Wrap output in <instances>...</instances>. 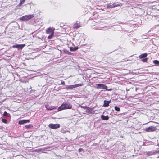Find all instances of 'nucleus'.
Segmentation results:
<instances>
[{
    "label": "nucleus",
    "instance_id": "1",
    "mask_svg": "<svg viewBox=\"0 0 159 159\" xmlns=\"http://www.w3.org/2000/svg\"><path fill=\"white\" fill-rule=\"evenodd\" d=\"M71 107L72 106L69 103H63L61 106L58 107V110L59 111H61L64 109H70Z\"/></svg>",
    "mask_w": 159,
    "mask_h": 159
},
{
    "label": "nucleus",
    "instance_id": "2",
    "mask_svg": "<svg viewBox=\"0 0 159 159\" xmlns=\"http://www.w3.org/2000/svg\"><path fill=\"white\" fill-rule=\"evenodd\" d=\"M54 30L55 29L51 27L48 28L46 29V33L47 34H50L47 38L48 39H51L53 36Z\"/></svg>",
    "mask_w": 159,
    "mask_h": 159
},
{
    "label": "nucleus",
    "instance_id": "3",
    "mask_svg": "<svg viewBox=\"0 0 159 159\" xmlns=\"http://www.w3.org/2000/svg\"><path fill=\"white\" fill-rule=\"evenodd\" d=\"M34 17V15H29L22 16L20 18V20L27 21L29 20Z\"/></svg>",
    "mask_w": 159,
    "mask_h": 159
},
{
    "label": "nucleus",
    "instance_id": "4",
    "mask_svg": "<svg viewBox=\"0 0 159 159\" xmlns=\"http://www.w3.org/2000/svg\"><path fill=\"white\" fill-rule=\"evenodd\" d=\"M48 127L52 129H54L59 128L60 127V125L58 124H53L50 123Z\"/></svg>",
    "mask_w": 159,
    "mask_h": 159
},
{
    "label": "nucleus",
    "instance_id": "5",
    "mask_svg": "<svg viewBox=\"0 0 159 159\" xmlns=\"http://www.w3.org/2000/svg\"><path fill=\"white\" fill-rule=\"evenodd\" d=\"M97 86V88L98 89H103L107 90V87L102 84H96Z\"/></svg>",
    "mask_w": 159,
    "mask_h": 159
},
{
    "label": "nucleus",
    "instance_id": "6",
    "mask_svg": "<svg viewBox=\"0 0 159 159\" xmlns=\"http://www.w3.org/2000/svg\"><path fill=\"white\" fill-rule=\"evenodd\" d=\"M156 129V128L155 127L151 126L148 128H146L145 130L147 132H151L154 131Z\"/></svg>",
    "mask_w": 159,
    "mask_h": 159
},
{
    "label": "nucleus",
    "instance_id": "7",
    "mask_svg": "<svg viewBox=\"0 0 159 159\" xmlns=\"http://www.w3.org/2000/svg\"><path fill=\"white\" fill-rule=\"evenodd\" d=\"M119 5L116 3H111L107 5V7L108 8H114L118 6H119Z\"/></svg>",
    "mask_w": 159,
    "mask_h": 159
},
{
    "label": "nucleus",
    "instance_id": "8",
    "mask_svg": "<svg viewBox=\"0 0 159 159\" xmlns=\"http://www.w3.org/2000/svg\"><path fill=\"white\" fill-rule=\"evenodd\" d=\"M25 45V44H17L13 45V47L18 48V49H22Z\"/></svg>",
    "mask_w": 159,
    "mask_h": 159
},
{
    "label": "nucleus",
    "instance_id": "9",
    "mask_svg": "<svg viewBox=\"0 0 159 159\" xmlns=\"http://www.w3.org/2000/svg\"><path fill=\"white\" fill-rule=\"evenodd\" d=\"M30 120H19L18 122V124L20 125H22L24 123L29 122Z\"/></svg>",
    "mask_w": 159,
    "mask_h": 159
},
{
    "label": "nucleus",
    "instance_id": "10",
    "mask_svg": "<svg viewBox=\"0 0 159 159\" xmlns=\"http://www.w3.org/2000/svg\"><path fill=\"white\" fill-rule=\"evenodd\" d=\"M110 102V101L104 100V101L103 106L105 107H108L109 106V104Z\"/></svg>",
    "mask_w": 159,
    "mask_h": 159
},
{
    "label": "nucleus",
    "instance_id": "11",
    "mask_svg": "<svg viewBox=\"0 0 159 159\" xmlns=\"http://www.w3.org/2000/svg\"><path fill=\"white\" fill-rule=\"evenodd\" d=\"M93 108V107L90 108L88 107L86 109V112L87 113V114H89L92 113Z\"/></svg>",
    "mask_w": 159,
    "mask_h": 159
},
{
    "label": "nucleus",
    "instance_id": "12",
    "mask_svg": "<svg viewBox=\"0 0 159 159\" xmlns=\"http://www.w3.org/2000/svg\"><path fill=\"white\" fill-rule=\"evenodd\" d=\"M46 107L47 110H52L56 108V107H50L49 106H46Z\"/></svg>",
    "mask_w": 159,
    "mask_h": 159
},
{
    "label": "nucleus",
    "instance_id": "13",
    "mask_svg": "<svg viewBox=\"0 0 159 159\" xmlns=\"http://www.w3.org/2000/svg\"><path fill=\"white\" fill-rule=\"evenodd\" d=\"M157 153V151L153 150L151 151L148 152L147 154L148 156H151L152 155H154Z\"/></svg>",
    "mask_w": 159,
    "mask_h": 159
},
{
    "label": "nucleus",
    "instance_id": "14",
    "mask_svg": "<svg viewBox=\"0 0 159 159\" xmlns=\"http://www.w3.org/2000/svg\"><path fill=\"white\" fill-rule=\"evenodd\" d=\"M101 118L103 120H108L109 119V117L108 116H105L104 115H102L101 116Z\"/></svg>",
    "mask_w": 159,
    "mask_h": 159
},
{
    "label": "nucleus",
    "instance_id": "15",
    "mask_svg": "<svg viewBox=\"0 0 159 159\" xmlns=\"http://www.w3.org/2000/svg\"><path fill=\"white\" fill-rule=\"evenodd\" d=\"M70 51H75L77 50L78 49V46L75 47H70Z\"/></svg>",
    "mask_w": 159,
    "mask_h": 159
},
{
    "label": "nucleus",
    "instance_id": "16",
    "mask_svg": "<svg viewBox=\"0 0 159 159\" xmlns=\"http://www.w3.org/2000/svg\"><path fill=\"white\" fill-rule=\"evenodd\" d=\"M147 56V54L146 53H144L142 54L139 56V58L140 59H142L144 58H145Z\"/></svg>",
    "mask_w": 159,
    "mask_h": 159
},
{
    "label": "nucleus",
    "instance_id": "17",
    "mask_svg": "<svg viewBox=\"0 0 159 159\" xmlns=\"http://www.w3.org/2000/svg\"><path fill=\"white\" fill-rule=\"evenodd\" d=\"M66 88L68 89L71 90L75 88L74 85H67L66 87Z\"/></svg>",
    "mask_w": 159,
    "mask_h": 159
},
{
    "label": "nucleus",
    "instance_id": "18",
    "mask_svg": "<svg viewBox=\"0 0 159 159\" xmlns=\"http://www.w3.org/2000/svg\"><path fill=\"white\" fill-rule=\"evenodd\" d=\"M153 63L156 66H159V61L157 60H154L153 61Z\"/></svg>",
    "mask_w": 159,
    "mask_h": 159
},
{
    "label": "nucleus",
    "instance_id": "19",
    "mask_svg": "<svg viewBox=\"0 0 159 159\" xmlns=\"http://www.w3.org/2000/svg\"><path fill=\"white\" fill-rule=\"evenodd\" d=\"M80 26L79 25L78 23H75L73 25V28H74L77 29L79 28Z\"/></svg>",
    "mask_w": 159,
    "mask_h": 159
},
{
    "label": "nucleus",
    "instance_id": "20",
    "mask_svg": "<svg viewBox=\"0 0 159 159\" xmlns=\"http://www.w3.org/2000/svg\"><path fill=\"white\" fill-rule=\"evenodd\" d=\"M115 110L117 111H120V109L119 107H117V106H115Z\"/></svg>",
    "mask_w": 159,
    "mask_h": 159
},
{
    "label": "nucleus",
    "instance_id": "21",
    "mask_svg": "<svg viewBox=\"0 0 159 159\" xmlns=\"http://www.w3.org/2000/svg\"><path fill=\"white\" fill-rule=\"evenodd\" d=\"M32 126L31 125H27L25 126V127L26 128L29 129L31 128Z\"/></svg>",
    "mask_w": 159,
    "mask_h": 159
},
{
    "label": "nucleus",
    "instance_id": "22",
    "mask_svg": "<svg viewBox=\"0 0 159 159\" xmlns=\"http://www.w3.org/2000/svg\"><path fill=\"white\" fill-rule=\"evenodd\" d=\"M10 114H8L6 111H5L3 113V116H9Z\"/></svg>",
    "mask_w": 159,
    "mask_h": 159
},
{
    "label": "nucleus",
    "instance_id": "23",
    "mask_svg": "<svg viewBox=\"0 0 159 159\" xmlns=\"http://www.w3.org/2000/svg\"><path fill=\"white\" fill-rule=\"evenodd\" d=\"M25 0H22L20 1V2L19 3V5H21L22 4L24 3Z\"/></svg>",
    "mask_w": 159,
    "mask_h": 159
},
{
    "label": "nucleus",
    "instance_id": "24",
    "mask_svg": "<svg viewBox=\"0 0 159 159\" xmlns=\"http://www.w3.org/2000/svg\"><path fill=\"white\" fill-rule=\"evenodd\" d=\"M2 122L3 123H6L7 122V120L5 119H2Z\"/></svg>",
    "mask_w": 159,
    "mask_h": 159
},
{
    "label": "nucleus",
    "instance_id": "25",
    "mask_svg": "<svg viewBox=\"0 0 159 159\" xmlns=\"http://www.w3.org/2000/svg\"><path fill=\"white\" fill-rule=\"evenodd\" d=\"M148 58H145L142 60V61L143 62H146L147 61Z\"/></svg>",
    "mask_w": 159,
    "mask_h": 159
},
{
    "label": "nucleus",
    "instance_id": "26",
    "mask_svg": "<svg viewBox=\"0 0 159 159\" xmlns=\"http://www.w3.org/2000/svg\"><path fill=\"white\" fill-rule=\"evenodd\" d=\"M74 85V88H75L81 86V85L80 84H77Z\"/></svg>",
    "mask_w": 159,
    "mask_h": 159
},
{
    "label": "nucleus",
    "instance_id": "27",
    "mask_svg": "<svg viewBox=\"0 0 159 159\" xmlns=\"http://www.w3.org/2000/svg\"><path fill=\"white\" fill-rule=\"evenodd\" d=\"M80 107L82 108H83L84 109H87L88 107L87 106H81Z\"/></svg>",
    "mask_w": 159,
    "mask_h": 159
},
{
    "label": "nucleus",
    "instance_id": "28",
    "mask_svg": "<svg viewBox=\"0 0 159 159\" xmlns=\"http://www.w3.org/2000/svg\"><path fill=\"white\" fill-rule=\"evenodd\" d=\"M83 150V149L82 148H79L78 150V151H79V152H81L82 150Z\"/></svg>",
    "mask_w": 159,
    "mask_h": 159
},
{
    "label": "nucleus",
    "instance_id": "29",
    "mask_svg": "<svg viewBox=\"0 0 159 159\" xmlns=\"http://www.w3.org/2000/svg\"><path fill=\"white\" fill-rule=\"evenodd\" d=\"M65 84V82L64 81H61V84L62 85H64Z\"/></svg>",
    "mask_w": 159,
    "mask_h": 159
},
{
    "label": "nucleus",
    "instance_id": "30",
    "mask_svg": "<svg viewBox=\"0 0 159 159\" xmlns=\"http://www.w3.org/2000/svg\"><path fill=\"white\" fill-rule=\"evenodd\" d=\"M157 153H159V150L157 151Z\"/></svg>",
    "mask_w": 159,
    "mask_h": 159
},
{
    "label": "nucleus",
    "instance_id": "31",
    "mask_svg": "<svg viewBox=\"0 0 159 159\" xmlns=\"http://www.w3.org/2000/svg\"><path fill=\"white\" fill-rule=\"evenodd\" d=\"M157 145L159 147V143H157Z\"/></svg>",
    "mask_w": 159,
    "mask_h": 159
},
{
    "label": "nucleus",
    "instance_id": "32",
    "mask_svg": "<svg viewBox=\"0 0 159 159\" xmlns=\"http://www.w3.org/2000/svg\"><path fill=\"white\" fill-rule=\"evenodd\" d=\"M68 52V51H66L65 52V53H66V52Z\"/></svg>",
    "mask_w": 159,
    "mask_h": 159
},
{
    "label": "nucleus",
    "instance_id": "33",
    "mask_svg": "<svg viewBox=\"0 0 159 159\" xmlns=\"http://www.w3.org/2000/svg\"><path fill=\"white\" fill-rule=\"evenodd\" d=\"M157 158H159V156L157 157Z\"/></svg>",
    "mask_w": 159,
    "mask_h": 159
}]
</instances>
